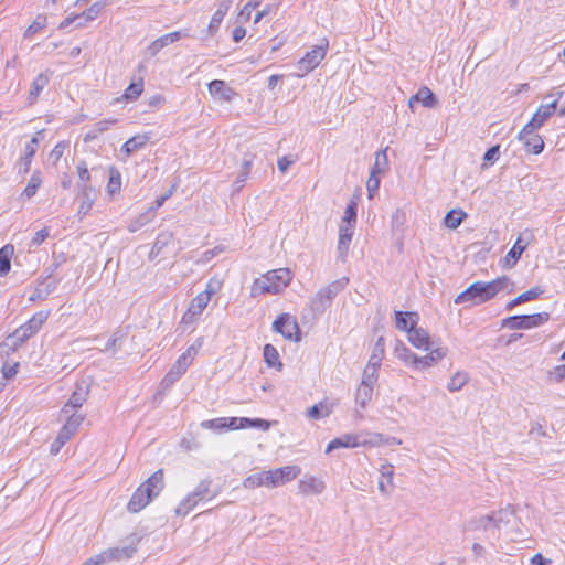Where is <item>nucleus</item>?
Here are the masks:
<instances>
[{"label":"nucleus","mask_w":565,"mask_h":565,"mask_svg":"<svg viewBox=\"0 0 565 565\" xmlns=\"http://www.w3.org/2000/svg\"><path fill=\"white\" fill-rule=\"evenodd\" d=\"M510 285V279L505 276L499 277L492 281H476L455 299L457 305L469 303L476 306L492 299L498 292Z\"/></svg>","instance_id":"obj_1"},{"label":"nucleus","mask_w":565,"mask_h":565,"mask_svg":"<svg viewBox=\"0 0 565 565\" xmlns=\"http://www.w3.org/2000/svg\"><path fill=\"white\" fill-rule=\"evenodd\" d=\"M164 487L163 470L153 472L137 490L132 493L127 509L129 512L137 513L146 508L153 498L158 497Z\"/></svg>","instance_id":"obj_2"},{"label":"nucleus","mask_w":565,"mask_h":565,"mask_svg":"<svg viewBox=\"0 0 565 565\" xmlns=\"http://www.w3.org/2000/svg\"><path fill=\"white\" fill-rule=\"evenodd\" d=\"M349 279L343 277L321 288L309 301L308 308L315 318L322 316L331 307L333 299L347 287Z\"/></svg>","instance_id":"obj_3"},{"label":"nucleus","mask_w":565,"mask_h":565,"mask_svg":"<svg viewBox=\"0 0 565 565\" xmlns=\"http://www.w3.org/2000/svg\"><path fill=\"white\" fill-rule=\"evenodd\" d=\"M291 280V273L287 268H279L268 271L262 278L254 281L252 287V295L260 294H278Z\"/></svg>","instance_id":"obj_4"},{"label":"nucleus","mask_w":565,"mask_h":565,"mask_svg":"<svg viewBox=\"0 0 565 565\" xmlns=\"http://www.w3.org/2000/svg\"><path fill=\"white\" fill-rule=\"evenodd\" d=\"M127 544L107 548L102 553L86 559L83 565H104L110 561H122L132 557L137 551L139 539L136 535L128 537Z\"/></svg>","instance_id":"obj_5"},{"label":"nucleus","mask_w":565,"mask_h":565,"mask_svg":"<svg viewBox=\"0 0 565 565\" xmlns=\"http://www.w3.org/2000/svg\"><path fill=\"white\" fill-rule=\"evenodd\" d=\"M49 313L45 311H39L28 320L24 324L19 327L12 334L7 338L6 345L11 347L15 350L22 345L31 337H33L47 320Z\"/></svg>","instance_id":"obj_6"},{"label":"nucleus","mask_w":565,"mask_h":565,"mask_svg":"<svg viewBox=\"0 0 565 565\" xmlns=\"http://www.w3.org/2000/svg\"><path fill=\"white\" fill-rule=\"evenodd\" d=\"M550 319L547 312L534 315L511 316L502 320V327L511 330L540 327Z\"/></svg>","instance_id":"obj_7"},{"label":"nucleus","mask_w":565,"mask_h":565,"mask_svg":"<svg viewBox=\"0 0 565 565\" xmlns=\"http://www.w3.org/2000/svg\"><path fill=\"white\" fill-rule=\"evenodd\" d=\"M328 50V42L313 46L307 54L297 63V76L303 77L313 71L324 58Z\"/></svg>","instance_id":"obj_8"},{"label":"nucleus","mask_w":565,"mask_h":565,"mask_svg":"<svg viewBox=\"0 0 565 565\" xmlns=\"http://www.w3.org/2000/svg\"><path fill=\"white\" fill-rule=\"evenodd\" d=\"M273 330L287 340L299 342L301 332L297 321L289 313H281L273 323Z\"/></svg>","instance_id":"obj_9"},{"label":"nucleus","mask_w":565,"mask_h":565,"mask_svg":"<svg viewBox=\"0 0 565 565\" xmlns=\"http://www.w3.org/2000/svg\"><path fill=\"white\" fill-rule=\"evenodd\" d=\"M84 417L82 415L73 414L68 417L67 422L61 428L57 437L51 445V454L56 455L60 449L71 439L75 434L78 426L82 424Z\"/></svg>","instance_id":"obj_10"},{"label":"nucleus","mask_w":565,"mask_h":565,"mask_svg":"<svg viewBox=\"0 0 565 565\" xmlns=\"http://www.w3.org/2000/svg\"><path fill=\"white\" fill-rule=\"evenodd\" d=\"M535 130H537V128L529 127V125L526 124L523 127V129L519 132L518 138L520 141L523 142L525 150L527 152L539 154L544 149V141L541 138V136L535 134Z\"/></svg>","instance_id":"obj_11"},{"label":"nucleus","mask_w":565,"mask_h":565,"mask_svg":"<svg viewBox=\"0 0 565 565\" xmlns=\"http://www.w3.org/2000/svg\"><path fill=\"white\" fill-rule=\"evenodd\" d=\"M419 321V315H413L412 328L408 330V341L417 349L429 350L430 338L428 332L420 327H417Z\"/></svg>","instance_id":"obj_12"},{"label":"nucleus","mask_w":565,"mask_h":565,"mask_svg":"<svg viewBox=\"0 0 565 565\" xmlns=\"http://www.w3.org/2000/svg\"><path fill=\"white\" fill-rule=\"evenodd\" d=\"M188 31H174L171 33H167L157 40H154L148 47L147 52L150 56H156L163 47L169 44H172L184 36H188Z\"/></svg>","instance_id":"obj_13"},{"label":"nucleus","mask_w":565,"mask_h":565,"mask_svg":"<svg viewBox=\"0 0 565 565\" xmlns=\"http://www.w3.org/2000/svg\"><path fill=\"white\" fill-rule=\"evenodd\" d=\"M366 439H362L359 435L345 434L331 440L326 449V452H331L338 448H355L366 445Z\"/></svg>","instance_id":"obj_14"},{"label":"nucleus","mask_w":565,"mask_h":565,"mask_svg":"<svg viewBox=\"0 0 565 565\" xmlns=\"http://www.w3.org/2000/svg\"><path fill=\"white\" fill-rule=\"evenodd\" d=\"M207 89L213 98L222 102H231L236 95L235 90L221 79H214L210 82Z\"/></svg>","instance_id":"obj_15"},{"label":"nucleus","mask_w":565,"mask_h":565,"mask_svg":"<svg viewBox=\"0 0 565 565\" xmlns=\"http://www.w3.org/2000/svg\"><path fill=\"white\" fill-rule=\"evenodd\" d=\"M210 299L207 295H203L200 292L195 298H193L190 302L188 311L182 317L183 323L192 322L195 318H198L203 310L206 308Z\"/></svg>","instance_id":"obj_16"},{"label":"nucleus","mask_w":565,"mask_h":565,"mask_svg":"<svg viewBox=\"0 0 565 565\" xmlns=\"http://www.w3.org/2000/svg\"><path fill=\"white\" fill-rule=\"evenodd\" d=\"M557 108V99L552 100L551 103L541 105L532 119L527 122L529 127L532 128H541L544 122L555 113Z\"/></svg>","instance_id":"obj_17"},{"label":"nucleus","mask_w":565,"mask_h":565,"mask_svg":"<svg viewBox=\"0 0 565 565\" xmlns=\"http://www.w3.org/2000/svg\"><path fill=\"white\" fill-rule=\"evenodd\" d=\"M324 481L313 476L306 475L302 479L299 480L298 483V490L303 495L320 494L324 491Z\"/></svg>","instance_id":"obj_18"},{"label":"nucleus","mask_w":565,"mask_h":565,"mask_svg":"<svg viewBox=\"0 0 565 565\" xmlns=\"http://www.w3.org/2000/svg\"><path fill=\"white\" fill-rule=\"evenodd\" d=\"M394 466L384 463L380 468L379 490L383 495H390L394 490Z\"/></svg>","instance_id":"obj_19"},{"label":"nucleus","mask_w":565,"mask_h":565,"mask_svg":"<svg viewBox=\"0 0 565 565\" xmlns=\"http://www.w3.org/2000/svg\"><path fill=\"white\" fill-rule=\"evenodd\" d=\"M39 138L33 136L31 140L25 145L22 157L20 158L18 169L20 174H25L30 171L32 159L36 152L39 146Z\"/></svg>","instance_id":"obj_20"},{"label":"nucleus","mask_w":565,"mask_h":565,"mask_svg":"<svg viewBox=\"0 0 565 565\" xmlns=\"http://www.w3.org/2000/svg\"><path fill=\"white\" fill-rule=\"evenodd\" d=\"M89 387L86 383H79L76 385L75 391L70 397L68 402L64 405L63 412L68 414L71 409L81 407L87 399Z\"/></svg>","instance_id":"obj_21"},{"label":"nucleus","mask_w":565,"mask_h":565,"mask_svg":"<svg viewBox=\"0 0 565 565\" xmlns=\"http://www.w3.org/2000/svg\"><path fill=\"white\" fill-rule=\"evenodd\" d=\"M354 227L348 225H339L338 253L341 259H344L349 252V247L353 237Z\"/></svg>","instance_id":"obj_22"},{"label":"nucleus","mask_w":565,"mask_h":565,"mask_svg":"<svg viewBox=\"0 0 565 565\" xmlns=\"http://www.w3.org/2000/svg\"><path fill=\"white\" fill-rule=\"evenodd\" d=\"M448 349L445 347H438L433 349L427 355L419 358L417 361V369L423 370L433 366L438 361L447 355Z\"/></svg>","instance_id":"obj_23"},{"label":"nucleus","mask_w":565,"mask_h":565,"mask_svg":"<svg viewBox=\"0 0 565 565\" xmlns=\"http://www.w3.org/2000/svg\"><path fill=\"white\" fill-rule=\"evenodd\" d=\"M233 1L234 0H222L221 1V3L218 4L217 10L212 15V19H211L210 24H209V32L211 34H214L218 30L220 24L222 23L224 17L228 12Z\"/></svg>","instance_id":"obj_24"},{"label":"nucleus","mask_w":565,"mask_h":565,"mask_svg":"<svg viewBox=\"0 0 565 565\" xmlns=\"http://www.w3.org/2000/svg\"><path fill=\"white\" fill-rule=\"evenodd\" d=\"M527 244H529L527 242H524L523 236H520L516 239V242L514 243V245L512 246V248L510 249V252L504 257L505 266H508V267L514 266L516 264V262L520 259L523 252L526 249Z\"/></svg>","instance_id":"obj_25"},{"label":"nucleus","mask_w":565,"mask_h":565,"mask_svg":"<svg viewBox=\"0 0 565 565\" xmlns=\"http://www.w3.org/2000/svg\"><path fill=\"white\" fill-rule=\"evenodd\" d=\"M78 196L82 199L78 214L86 215L95 202L96 191L93 186H85L83 191H78Z\"/></svg>","instance_id":"obj_26"},{"label":"nucleus","mask_w":565,"mask_h":565,"mask_svg":"<svg viewBox=\"0 0 565 565\" xmlns=\"http://www.w3.org/2000/svg\"><path fill=\"white\" fill-rule=\"evenodd\" d=\"M413 102L422 103L423 106L433 108L437 104L435 94L428 87H422L418 92L409 99V106Z\"/></svg>","instance_id":"obj_27"},{"label":"nucleus","mask_w":565,"mask_h":565,"mask_svg":"<svg viewBox=\"0 0 565 565\" xmlns=\"http://www.w3.org/2000/svg\"><path fill=\"white\" fill-rule=\"evenodd\" d=\"M543 290L540 287H534L525 292H522L516 298L512 299L507 303V310H512L515 306L536 299Z\"/></svg>","instance_id":"obj_28"},{"label":"nucleus","mask_w":565,"mask_h":565,"mask_svg":"<svg viewBox=\"0 0 565 565\" xmlns=\"http://www.w3.org/2000/svg\"><path fill=\"white\" fill-rule=\"evenodd\" d=\"M49 76L45 73H40L32 82L29 99L30 104L34 103L43 88L49 84Z\"/></svg>","instance_id":"obj_29"},{"label":"nucleus","mask_w":565,"mask_h":565,"mask_svg":"<svg viewBox=\"0 0 565 565\" xmlns=\"http://www.w3.org/2000/svg\"><path fill=\"white\" fill-rule=\"evenodd\" d=\"M109 179L107 183V193L109 195H115L120 192L121 189V173L120 171L111 166L109 167Z\"/></svg>","instance_id":"obj_30"},{"label":"nucleus","mask_w":565,"mask_h":565,"mask_svg":"<svg viewBox=\"0 0 565 565\" xmlns=\"http://www.w3.org/2000/svg\"><path fill=\"white\" fill-rule=\"evenodd\" d=\"M211 484L212 481L210 479L201 480L195 489L191 492L193 498H195L199 502L204 499H213L216 493H212Z\"/></svg>","instance_id":"obj_31"},{"label":"nucleus","mask_w":565,"mask_h":565,"mask_svg":"<svg viewBox=\"0 0 565 565\" xmlns=\"http://www.w3.org/2000/svg\"><path fill=\"white\" fill-rule=\"evenodd\" d=\"M13 250V246L9 244L0 248V277L6 276L10 271Z\"/></svg>","instance_id":"obj_32"},{"label":"nucleus","mask_w":565,"mask_h":565,"mask_svg":"<svg viewBox=\"0 0 565 565\" xmlns=\"http://www.w3.org/2000/svg\"><path fill=\"white\" fill-rule=\"evenodd\" d=\"M396 356L405 364L417 369L418 356L403 343L395 349Z\"/></svg>","instance_id":"obj_33"},{"label":"nucleus","mask_w":565,"mask_h":565,"mask_svg":"<svg viewBox=\"0 0 565 565\" xmlns=\"http://www.w3.org/2000/svg\"><path fill=\"white\" fill-rule=\"evenodd\" d=\"M514 511L511 508V505H508L503 509H500L499 511H495L491 513V518L493 521V526L500 527L502 524H508L511 521V518L513 516Z\"/></svg>","instance_id":"obj_34"},{"label":"nucleus","mask_w":565,"mask_h":565,"mask_svg":"<svg viewBox=\"0 0 565 565\" xmlns=\"http://www.w3.org/2000/svg\"><path fill=\"white\" fill-rule=\"evenodd\" d=\"M184 374L181 370L177 369V366L172 365L169 372L163 376L160 382V391L164 392L169 390L179 379Z\"/></svg>","instance_id":"obj_35"},{"label":"nucleus","mask_w":565,"mask_h":565,"mask_svg":"<svg viewBox=\"0 0 565 565\" xmlns=\"http://www.w3.org/2000/svg\"><path fill=\"white\" fill-rule=\"evenodd\" d=\"M469 381V375L467 372L458 371L456 372L450 381L447 384V388L449 392H458L460 391Z\"/></svg>","instance_id":"obj_36"},{"label":"nucleus","mask_w":565,"mask_h":565,"mask_svg":"<svg viewBox=\"0 0 565 565\" xmlns=\"http://www.w3.org/2000/svg\"><path fill=\"white\" fill-rule=\"evenodd\" d=\"M413 315H418V313L413 312V311H406V312L396 311L395 312L396 328L402 331H406L408 333V330L412 328Z\"/></svg>","instance_id":"obj_37"},{"label":"nucleus","mask_w":565,"mask_h":565,"mask_svg":"<svg viewBox=\"0 0 565 565\" xmlns=\"http://www.w3.org/2000/svg\"><path fill=\"white\" fill-rule=\"evenodd\" d=\"M42 184V175L39 170L34 171L28 182V185L25 186L22 195L26 196L28 199H31L35 195L38 189Z\"/></svg>","instance_id":"obj_38"},{"label":"nucleus","mask_w":565,"mask_h":565,"mask_svg":"<svg viewBox=\"0 0 565 565\" xmlns=\"http://www.w3.org/2000/svg\"><path fill=\"white\" fill-rule=\"evenodd\" d=\"M301 469L298 466H285L277 468L280 483L284 484L296 479L300 475Z\"/></svg>","instance_id":"obj_39"},{"label":"nucleus","mask_w":565,"mask_h":565,"mask_svg":"<svg viewBox=\"0 0 565 565\" xmlns=\"http://www.w3.org/2000/svg\"><path fill=\"white\" fill-rule=\"evenodd\" d=\"M198 503L199 501L193 498L192 493H189L177 507L175 514L178 516H185L198 505Z\"/></svg>","instance_id":"obj_40"},{"label":"nucleus","mask_w":565,"mask_h":565,"mask_svg":"<svg viewBox=\"0 0 565 565\" xmlns=\"http://www.w3.org/2000/svg\"><path fill=\"white\" fill-rule=\"evenodd\" d=\"M465 217L466 213L461 210H451L446 214L444 222L448 228L455 230L462 223Z\"/></svg>","instance_id":"obj_41"},{"label":"nucleus","mask_w":565,"mask_h":565,"mask_svg":"<svg viewBox=\"0 0 565 565\" xmlns=\"http://www.w3.org/2000/svg\"><path fill=\"white\" fill-rule=\"evenodd\" d=\"M105 6H106L105 1H96L87 10H85L81 14H77V18L85 20V21H93L99 15V13L103 11Z\"/></svg>","instance_id":"obj_42"},{"label":"nucleus","mask_w":565,"mask_h":565,"mask_svg":"<svg viewBox=\"0 0 565 565\" xmlns=\"http://www.w3.org/2000/svg\"><path fill=\"white\" fill-rule=\"evenodd\" d=\"M356 214H358V204L355 201H351L344 211V215L342 217L340 225H348L355 227L356 224Z\"/></svg>","instance_id":"obj_43"},{"label":"nucleus","mask_w":565,"mask_h":565,"mask_svg":"<svg viewBox=\"0 0 565 565\" xmlns=\"http://www.w3.org/2000/svg\"><path fill=\"white\" fill-rule=\"evenodd\" d=\"M264 360L269 367H274L276 365L281 366L282 364L279 362V354L277 349L273 344H266L264 347Z\"/></svg>","instance_id":"obj_44"},{"label":"nucleus","mask_w":565,"mask_h":565,"mask_svg":"<svg viewBox=\"0 0 565 565\" xmlns=\"http://www.w3.org/2000/svg\"><path fill=\"white\" fill-rule=\"evenodd\" d=\"M116 119H105L96 122L92 130L87 134L85 140L96 138L99 134L108 130L113 125L116 124Z\"/></svg>","instance_id":"obj_45"},{"label":"nucleus","mask_w":565,"mask_h":565,"mask_svg":"<svg viewBox=\"0 0 565 565\" xmlns=\"http://www.w3.org/2000/svg\"><path fill=\"white\" fill-rule=\"evenodd\" d=\"M143 92V81L132 82L125 90L124 98L126 100L137 99Z\"/></svg>","instance_id":"obj_46"},{"label":"nucleus","mask_w":565,"mask_h":565,"mask_svg":"<svg viewBox=\"0 0 565 565\" xmlns=\"http://www.w3.org/2000/svg\"><path fill=\"white\" fill-rule=\"evenodd\" d=\"M373 390L374 388H372V387L359 385L356 393H355L356 404H359L361 407H365L366 404L372 399Z\"/></svg>","instance_id":"obj_47"},{"label":"nucleus","mask_w":565,"mask_h":565,"mask_svg":"<svg viewBox=\"0 0 565 565\" xmlns=\"http://www.w3.org/2000/svg\"><path fill=\"white\" fill-rule=\"evenodd\" d=\"M77 172H78V183L77 189L78 191H83V188L90 186L88 183L90 181V173L87 169V166L85 162H79L77 164Z\"/></svg>","instance_id":"obj_48"},{"label":"nucleus","mask_w":565,"mask_h":565,"mask_svg":"<svg viewBox=\"0 0 565 565\" xmlns=\"http://www.w3.org/2000/svg\"><path fill=\"white\" fill-rule=\"evenodd\" d=\"M241 426L246 428H258L265 431L269 429L270 423L262 418L242 417Z\"/></svg>","instance_id":"obj_49"},{"label":"nucleus","mask_w":565,"mask_h":565,"mask_svg":"<svg viewBox=\"0 0 565 565\" xmlns=\"http://www.w3.org/2000/svg\"><path fill=\"white\" fill-rule=\"evenodd\" d=\"M201 427L204 429H212L216 433H222L225 430V417L203 420L201 423Z\"/></svg>","instance_id":"obj_50"},{"label":"nucleus","mask_w":565,"mask_h":565,"mask_svg":"<svg viewBox=\"0 0 565 565\" xmlns=\"http://www.w3.org/2000/svg\"><path fill=\"white\" fill-rule=\"evenodd\" d=\"M151 220L150 212L140 214L136 220L131 221L128 225V231L135 233L143 227Z\"/></svg>","instance_id":"obj_51"},{"label":"nucleus","mask_w":565,"mask_h":565,"mask_svg":"<svg viewBox=\"0 0 565 565\" xmlns=\"http://www.w3.org/2000/svg\"><path fill=\"white\" fill-rule=\"evenodd\" d=\"M386 166H387L386 150L377 151L375 153V163L371 171H374V174H380V173L384 172Z\"/></svg>","instance_id":"obj_52"},{"label":"nucleus","mask_w":565,"mask_h":565,"mask_svg":"<svg viewBox=\"0 0 565 565\" xmlns=\"http://www.w3.org/2000/svg\"><path fill=\"white\" fill-rule=\"evenodd\" d=\"M382 358L380 354H372L364 369V373L372 376H377V370L381 366Z\"/></svg>","instance_id":"obj_53"},{"label":"nucleus","mask_w":565,"mask_h":565,"mask_svg":"<svg viewBox=\"0 0 565 565\" xmlns=\"http://www.w3.org/2000/svg\"><path fill=\"white\" fill-rule=\"evenodd\" d=\"M50 236V228L44 227L33 235L32 239L28 244L29 249L40 246Z\"/></svg>","instance_id":"obj_54"},{"label":"nucleus","mask_w":565,"mask_h":565,"mask_svg":"<svg viewBox=\"0 0 565 565\" xmlns=\"http://www.w3.org/2000/svg\"><path fill=\"white\" fill-rule=\"evenodd\" d=\"M172 241L173 233L170 231H163L157 236L153 246L162 252V249L167 247Z\"/></svg>","instance_id":"obj_55"},{"label":"nucleus","mask_w":565,"mask_h":565,"mask_svg":"<svg viewBox=\"0 0 565 565\" xmlns=\"http://www.w3.org/2000/svg\"><path fill=\"white\" fill-rule=\"evenodd\" d=\"M243 486L246 489H255V488L264 486L263 471L258 472V473L250 475L247 478H245L243 481Z\"/></svg>","instance_id":"obj_56"},{"label":"nucleus","mask_w":565,"mask_h":565,"mask_svg":"<svg viewBox=\"0 0 565 565\" xmlns=\"http://www.w3.org/2000/svg\"><path fill=\"white\" fill-rule=\"evenodd\" d=\"M263 477H264V486L265 487L275 488V487H278L281 484L277 469L263 471Z\"/></svg>","instance_id":"obj_57"},{"label":"nucleus","mask_w":565,"mask_h":565,"mask_svg":"<svg viewBox=\"0 0 565 565\" xmlns=\"http://www.w3.org/2000/svg\"><path fill=\"white\" fill-rule=\"evenodd\" d=\"M58 281L57 280H44L39 285L40 287V298L45 299L50 294H52L56 287Z\"/></svg>","instance_id":"obj_58"},{"label":"nucleus","mask_w":565,"mask_h":565,"mask_svg":"<svg viewBox=\"0 0 565 565\" xmlns=\"http://www.w3.org/2000/svg\"><path fill=\"white\" fill-rule=\"evenodd\" d=\"M380 188V178L379 174H374V171H371V175L366 182V190L369 198L372 199L373 195L377 192Z\"/></svg>","instance_id":"obj_59"},{"label":"nucleus","mask_w":565,"mask_h":565,"mask_svg":"<svg viewBox=\"0 0 565 565\" xmlns=\"http://www.w3.org/2000/svg\"><path fill=\"white\" fill-rule=\"evenodd\" d=\"M149 137L147 135H136L127 141L129 142V146H131L132 150L137 151L141 149L147 143Z\"/></svg>","instance_id":"obj_60"},{"label":"nucleus","mask_w":565,"mask_h":565,"mask_svg":"<svg viewBox=\"0 0 565 565\" xmlns=\"http://www.w3.org/2000/svg\"><path fill=\"white\" fill-rule=\"evenodd\" d=\"M499 153H500L499 145H495V146L489 148L483 156V161H484L483 166H486V163H493L494 161H497L499 158Z\"/></svg>","instance_id":"obj_61"},{"label":"nucleus","mask_w":565,"mask_h":565,"mask_svg":"<svg viewBox=\"0 0 565 565\" xmlns=\"http://www.w3.org/2000/svg\"><path fill=\"white\" fill-rule=\"evenodd\" d=\"M221 288V281L217 279H210L206 284L205 289L202 291L203 295H207L209 299L211 300V297L215 295Z\"/></svg>","instance_id":"obj_62"},{"label":"nucleus","mask_w":565,"mask_h":565,"mask_svg":"<svg viewBox=\"0 0 565 565\" xmlns=\"http://www.w3.org/2000/svg\"><path fill=\"white\" fill-rule=\"evenodd\" d=\"M472 523L475 524L473 525L475 530H478V529L488 530L490 525H493L491 514L480 516L479 519L475 520Z\"/></svg>","instance_id":"obj_63"},{"label":"nucleus","mask_w":565,"mask_h":565,"mask_svg":"<svg viewBox=\"0 0 565 565\" xmlns=\"http://www.w3.org/2000/svg\"><path fill=\"white\" fill-rule=\"evenodd\" d=\"M328 413H323V406L322 405H313L307 411V415L309 418L312 419H319L323 416H326Z\"/></svg>","instance_id":"obj_64"}]
</instances>
